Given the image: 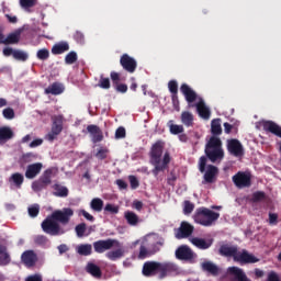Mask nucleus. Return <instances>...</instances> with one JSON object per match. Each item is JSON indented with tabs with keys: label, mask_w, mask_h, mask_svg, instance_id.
<instances>
[{
	"label": "nucleus",
	"mask_w": 281,
	"mask_h": 281,
	"mask_svg": "<svg viewBox=\"0 0 281 281\" xmlns=\"http://www.w3.org/2000/svg\"><path fill=\"white\" fill-rule=\"evenodd\" d=\"M87 271L93 278H102V270L95 263H88Z\"/></svg>",
	"instance_id": "nucleus-36"
},
{
	"label": "nucleus",
	"mask_w": 281,
	"mask_h": 281,
	"mask_svg": "<svg viewBox=\"0 0 281 281\" xmlns=\"http://www.w3.org/2000/svg\"><path fill=\"white\" fill-rule=\"evenodd\" d=\"M65 52H69V43L67 42L57 43L52 47V54L55 56L65 54Z\"/></svg>",
	"instance_id": "nucleus-29"
},
{
	"label": "nucleus",
	"mask_w": 281,
	"mask_h": 281,
	"mask_svg": "<svg viewBox=\"0 0 281 281\" xmlns=\"http://www.w3.org/2000/svg\"><path fill=\"white\" fill-rule=\"evenodd\" d=\"M194 212V203L184 201L183 214H192Z\"/></svg>",
	"instance_id": "nucleus-54"
},
{
	"label": "nucleus",
	"mask_w": 281,
	"mask_h": 281,
	"mask_svg": "<svg viewBox=\"0 0 281 281\" xmlns=\"http://www.w3.org/2000/svg\"><path fill=\"white\" fill-rule=\"evenodd\" d=\"M90 207L93 210V212H102L104 207V201L100 198H94L90 202Z\"/></svg>",
	"instance_id": "nucleus-37"
},
{
	"label": "nucleus",
	"mask_w": 281,
	"mask_h": 281,
	"mask_svg": "<svg viewBox=\"0 0 281 281\" xmlns=\"http://www.w3.org/2000/svg\"><path fill=\"white\" fill-rule=\"evenodd\" d=\"M176 258L178 260H186L187 262H190L196 258V255L190 246L181 245L176 249Z\"/></svg>",
	"instance_id": "nucleus-9"
},
{
	"label": "nucleus",
	"mask_w": 281,
	"mask_h": 281,
	"mask_svg": "<svg viewBox=\"0 0 281 281\" xmlns=\"http://www.w3.org/2000/svg\"><path fill=\"white\" fill-rule=\"evenodd\" d=\"M21 260L25 267H34L38 257H36L34 250H25L21 256Z\"/></svg>",
	"instance_id": "nucleus-20"
},
{
	"label": "nucleus",
	"mask_w": 281,
	"mask_h": 281,
	"mask_svg": "<svg viewBox=\"0 0 281 281\" xmlns=\"http://www.w3.org/2000/svg\"><path fill=\"white\" fill-rule=\"evenodd\" d=\"M217 175H218V167L214 165H209L204 173L203 183H214V181H216Z\"/></svg>",
	"instance_id": "nucleus-22"
},
{
	"label": "nucleus",
	"mask_w": 281,
	"mask_h": 281,
	"mask_svg": "<svg viewBox=\"0 0 281 281\" xmlns=\"http://www.w3.org/2000/svg\"><path fill=\"white\" fill-rule=\"evenodd\" d=\"M168 89H169L171 95L179 94V83L177 82V80H170L168 82Z\"/></svg>",
	"instance_id": "nucleus-46"
},
{
	"label": "nucleus",
	"mask_w": 281,
	"mask_h": 281,
	"mask_svg": "<svg viewBox=\"0 0 281 281\" xmlns=\"http://www.w3.org/2000/svg\"><path fill=\"white\" fill-rule=\"evenodd\" d=\"M75 232L78 236V238H82L85 236V232H87V224L81 223L75 227Z\"/></svg>",
	"instance_id": "nucleus-50"
},
{
	"label": "nucleus",
	"mask_w": 281,
	"mask_h": 281,
	"mask_svg": "<svg viewBox=\"0 0 281 281\" xmlns=\"http://www.w3.org/2000/svg\"><path fill=\"white\" fill-rule=\"evenodd\" d=\"M227 150L234 157H243L245 155V148H243V144L236 138L227 140Z\"/></svg>",
	"instance_id": "nucleus-14"
},
{
	"label": "nucleus",
	"mask_w": 281,
	"mask_h": 281,
	"mask_svg": "<svg viewBox=\"0 0 281 281\" xmlns=\"http://www.w3.org/2000/svg\"><path fill=\"white\" fill-rule=\"evenodd\" d=\"M205 166H207V157L201 156L199 160L200 172H205Z\"/></svg>",
	"instance_id": "nucleus-57"
},
{
	"label": "nucleus",
	"mask_w": 281,
	"mask_h": 281,
	"mask_svg": "<svg viewBox=\"0 0 281 281\" xmlns=\"http://www.w3.org/2000/svg\"><path fill=\"white\" fill-rule=\"evenodd\" d=\"M52 177H54V168L46 169L43 175L40 177V181L50 186Z\"/></svg>",
	"instance_id": "nucleus-38"
},
{
	"label": "nucleus",
	"mask_w": 281,
	"mask_h": 281,
	"mask_svg": "<svg viewBox=\"0 0 281 281\" xmlns=\"http://www.w3.org/2000/svg\"><path fill=\"white\" fill-rule=\"evenodd\" d=\"M117 240L109 238V239H100L93 243V249L95 254H104V251H109V249H113Z\"/></svg>",
	"instance_id": "nucleus-12"
},
{
	"label": "nucleus",
	"mask_w": 281,
	"mask_h": 281,
	"mask_svg": "<svg viewBox=\"0 0 281 281\" xmlns=\"http://www.w3.org/2000/svg\"><path fill=\"white\" fill-rule=\"evenodd\" d=\"M201 267L202 271H206V273H210L211 276H218V266L212 261H204Z\"/></svg>",
	"instance_id": "nucleus-28"
},
{
	"label": "nucleus",
	"mask_w": 281,
	"mask_h": 281,
	"mask_svg": "<svg viewBox=\"0 0 281 281\" xmlns=\"http://www.w3.org/2000/svg\"><path fill=\"white\" fill-rule=\"evenodd\" d=\"M2 115L4 120H14V109L7 108L2 111Z\"/></svg>",
	"instance_id": "nucleus-53"
},
{
	"label": "nucleus",
	"mask_w": 281,
	"mask_h": 281,
	"mask_svg": "<svg viewBox=\"0 0 281 281\" xmlns=\"http://www.w3.org/2000/svg\"><path fill=\"white\" fill-rule=\"evenodd\" d=\"M120 65L124 71H127V74H135L137 70V60H135V58L131 57L128 54H123L121 56Z\"/></svg>",
	"instance_id": "nucleus-11"
},
{
	"label": "nucleus",
	"mask_w": 281,
	"mask_h": 281,
	"mask_svg": "<svg viewBox=\"0 0 281 281\" xmlns=\"http://www.w3.org/2000/svg\"><path fill=\"white\" fill-rule=\"evenodd\" d=\"M191 234H194V227L186 221L181 222L180 227L175 232V236L178 240H182V238H190Z\"/></svg>",
	"instance_id": "nucleus-13"
},
{
	"label": "nucleus",
	"mask_w": 281,
	"mask_h": 281,
	"mask_svg": "<svg viewBox=\"0 0 281 281\" xmlns=\"http://www.w3.org/2000/svg\"><path fill=\"white\" fill-rule=\"evenodd\" d=\"M104 212H108L109 214H117L120 212V207H117L114 204H106L104 207Z\"/></svg>",
	"instance_id": "nucleus-55"
},
{
	"label": "nucleus",
	"mask_w": 281,
	"mask_h": 281,
	"mask_svg": "<svg viewBox=\"0 0 281 281\" xmlns=\"http://www.w3.org/2000/svg\"><path fill=\"white\" fill-rule=\"evenodd\" d=\"M233 183L239 189L251 188V173L238 171L235 176H233Z\"/></svg>",
	"instance_id": "nucleus-8"
},
{
	"label": "nucleus",
	"mask_w": 281,
	"mask_h": 281,
	"mask_svg": "<svg viewBox=\"0 0 281 281\" xmlns=\"http://www.w3.org/2000/svg\"><path fill=\"white\" fill-rule=\"evenodd\" d=\"M190 243L193 244L194 247H196L198 249H210L212 247V239H203L200 237H192L190 238Z\"/></svg>",
	"instance_id": "nucleus-23"
},
{
	"label": "nucleus",
	"mask_w": 281,
	"mask_h": 281,
	"mask_svg": "<svg viewBox=\"0 0 281 281\" xmlns=\"http://www.w3.org/2000/svg\"><path fill=\"white\" fill-rule=\"evenodd\" d=\"M196 110H198L200 117H202L203 120H210L212 112L210 111V108L205 106V102L200 101L196 104Z\"/></svg>",
	"instance_id": "nucleus-27"
},
{
	"label": "nucleus",
	"mask_w": 281,
	"mask_h": 281,
	"mask_svg": "<svg viewBox=\"0 0 281 281\" xmlns=\"http://www.w3.org/2000/svg\"><path fill=\"white\" fill-rule=\"evenodd\" d=\"M88 133L92 136L93 144H98L104 139V134L102 133V130L98 125H88L87 126Z\"/></svg>",
	"instance_id": "nucleus-19"
},
{
	"label": "nucleus",
	"mask_w": 281,
	"mask_h": 281,
	"mask_svg": "<svg viewBox=\"0 0 281 281\" xmlns=\"http://www.w3.org/2000/svg\"><path fill=\"white\" fill-rule=\"evenodd\" d=\"M175 181H177V173L171 171L169 177L167 178L168 186H175Z\"/></svg>",
	"instance_id": "nucleus-64"
},
{
	"label": "nucleus",
	"mask_w": 281,
	"mask_h": 281,
	"mask_svg": "<svg viewBox=\"0 0 281 281\" xmlns=\"http://www.w3.org/2000/svg\"><path fill=\"white\" fill-rule=\"evenodd\" d=\"M173 121L168 122L169 131L171 135H181L183 133L184 128L183 125H177L172 123Z\"/></svg>",
	"instance_id": "nucleus-40"
},
{
	"label": "nucleus",
	"mask_w": 281,
	"mask_h": 281,
	"mask_svg": "<svg viewBox=\"0 0 281 281\" xmlns=\"http://www.w3.org/2000/svg\"><path fill=\"white\" fill-rule=\"evenodd\" d=\"M10 139H14V131L10 126L0 127V145L7 144Z\"/></svg>",
	"instance_id": "nucleus-21"
},
{
	"label": "nucleus",
	"mask_w": 281,
	"mask_h": 281,
	"mask_svg": "<svg viewBox=\"0 0 281 281\" xmlns=\"http://www.w3.org/2000/svg\"><path fill=\"white\" fill-rule=\"evenodd\" d=\"M218 218H221V213H216L207 207L196 209L193 215L195 223L203 225V227H212Z\"/></svg>",
	"instance_id": "nucleus-5"
},
{
	"label": "nucleus",
	"mask_w": 281,
	"mask_h": 281,
	"mask_svg": "<svg viewBox=\"0 0 281 281\" xmlns=\"http://www.w3.org/2000/svg\"><path fill=\"white\" fill-rule=\"evenodd\" d=\"M221 256H225L226 258H233L235 262L239 265H256V262H260L258 257L249 254L247 250L238 251V247L222 245L220 247Z\"/></svg>",
	"instance_id": "nucleus-3"
},
{
	"label": "nucleus",
	"mask_w": 281,
	"mask_h": 281,
	"mask_svg": "<svg viewBox=\"0 0 281 281\" xmlns=\"http://www.w3.org/2000/svg\"><path fill=\"white\" fill-rule=\"evenodd\" d=\"M172 106L176 111H179V94H171Z\"/></svg>",
	"instance_id": "nucleus-63"
},
{
	"label": "nucleus",
	"mask_w": 281,
	"mask_h": 281,
	"mask_svg": "<svg viewBox=\"0 0 281 281\" xmlns=\"http://www.w3.org/2000/svg\"><path fill=\"white\" fill-rule=\"evenodd\" d=\"M164 155V142L157 140L150 148L149 151V161L151 166H154V169L151 170V173L154 177H159L160 172H164V170H167L169 164H170V154L165 153L162 162H161V156Z\"/></svg>",
	"instance_id": "nucleus-2"
},
{
	"label": "nucleus",
	"mask_w": 281,
	"mask_h": 281,
	"mask_svg": "<svg viewBox=\"0 0 281 281\" xmlns=\"http://www.w3.org/2000/svg\"><path fill=\"white\" fill-rule=\"evenodd\" d=\"M78 60V54L76 52H70L65 57L66 65H74Z\"/></svg>",
	"instance_id": "nucleus-48"
},
{
	"label": "nucleus",
	"mask_w": 281,
	"mask_h": 281,
	"mask_svg": "<svg viewBox=\"0 0 281 281\" xmlns=\"http://www.w3.org/2000/svg\"><path fill=\"white\" fill-rule=\"evenodd\" d=\"M128 179L132 190H137V188H139V180H137V177L130 176Z\"/></svg>",
	"instance_id": "nucleus-58"
},
{
	"label": "nucleus",
	"mask_w": 281,
	"mask_h": 281,
	"mask_svg": "<svg viewBox=\"0 0 281 281\" xmlns=\"http://www.w3.org/2000/svg\"><path fill=\"white\" fill-rule=\"evenodd\" d=\"M179 268L173 262H159V261H146L143 265L142 273L145 278H155L158 276L159 280H164L170 273H177Z\"/></svg>",
	"instance_id": "nucleus-1"
},
{
	"label": "nucleus",
	"mask_w": 281,
	"mask_h": 281,
	"mask_svg": "<svg viewBox=\"0 0 281 281\" xmlns=\"http://www.w3.org/2000/svg\"><path fill=\"white\" fill-rule=\"evenodd\" d=\"M50 215L57 221V223L67 225L69 221H71V216H74V210L70 207H65L63 210L54 211Z\"/></svg>",
	"instance_id": "nucleus-10"
},
{
	"label": "nucleus",
	"mask_w": 281,
	"mask_h": 281,
	"mask_svg": "<svg viewBox=\"0 0 281 281\" xmlns=\"http://www.w3.org/2000/svg\"><path fill=\"white\" fill-rule=\"evenodd\" d=\"M211 133H212L213 137H218V135H223V127L221 126V119L212 120Z\"/></svg>",
	"instance_id": "nucleus-31"
},
{
	"label": "nucleus",
	"mask_w": 281,
	"mask_h": 281,
	"mask_svg": "<svg viewBox=\"0 0 281 281\" xmlns=\"http://www.w3.org/2000/svg\"><path fill=\"white\" fill-rule=\"evenodd\" d=\"M124 216L128 225H132L133 227L139 223V216H137V214H135L133 211L125 212Z\"/></svg>",
	"instance_id": "nucleus-35"
},
{
	"label": "nucleus",
	"mask_w": 281,
	"mask_h": 281,
	"mask_svg": "<svg viewBox=\"0 0 281 281\" xmlns=\"http://www.w3.org/2000/svg\"><path fill=\"white\" fill-rule=\"evenodd\" d=\"M98 87H100V89H111V79H109V77H104V75H101Z\"/></svg>",
	"instance_id": "nucleus-43"
},
{
	"label": "nucleus",
	"mask_w": 281,
	"mask_h": 281,
	"mask_svg": "<svg viewBox=\"0 0 281 281\" xmlns=\"http://www.w3.org/2000/svg\"><path fill=\"white\" fill-rule=\"evenodd\" d=\"M64 92L65 86H63V83L60 82H54L44 90V93L46 95H60V93Z\"/></svg>",
	"instance_id": "nucleus-24"
},
{
	"label": "nucleus",
	"mask_w": 281,
	"mask_h": 281,
	"mask_svg": "<svg viewBox=\"0 0 281 281\" xmlns=\"http://www.w3.org/2000/svg\"><path fill=\"white\" fill-rule=\"evenodd\" d=\"M227 274L232 281H251V279L247 277V273H245V270L236 266L229 267L227 269Z\"/></svg>",
	"instance_id": "nucleus-15"
},
{
	"label": "nucleus",
	"mask_w": 281,
	"mask_h": 281,
	"mask_svg": "<svg viewBox=\"0 0 281 281\" xmlns=\"http://www.w3.org/2000/svg\"><path fill=\"white\" fill-rule=\"evenodd\" d=\"M92 251L93 247L91 244H81L77 248V254H79V256H91Z\"/></svg>",
	"instance_id": "nucleus-33"
},
{
	"label": "nucleus",
	"mask_w": 281,
	"mask_h": 281,
	"mask_svg": "<svg viewBox=\"0 0 281 281\" xmlns=\"http://www.w3.org/2000/svg\"><path fill=\"white\" fill-rule=\"evenodd\" d=\"M261 126L266 133H271L281 139V126L278 123L273 121H261Z\"/></svg>",
	"instance_id": "nucleus-16"
},
{
	"label": "nucleus",
	"mask_w": 281,
	"mask_h": 281,
	"mask_svg": "<svg viewBox=\"0 0 281 281\" xmlns=\"http://www.w3.org/2000/svg\"><path fill=\"white\" fill-rule=\"evenodd\" d=\"M36 56L38 60H47L49 58V49L47 48L38 49L36 53Z\"/></svg>",
	"instance_id": "nucleus-49"
},
{
	"label": "nucleus",
	"mask_w": 281,
	"mask_h": 281,
	"mask_svg": "<svg viewBox=\"0 0 281 281\" xmlns=\"http://www.w3.org/2000/svg\"><path fill=\"white\" fill-rule=\"evenodd\" d=\"M148 256H153V252L148 251V248H146V246L142 245L139 247L138 258L140 260H144V258H148Z\"/></svg>",
	"instance_id": "nucleus-51"
},
{
	"label": "nucleus",
	"mask_w": 281,
	"mask_h": 281,
	"mask_svg": "<svg viewBox=\"0 0 281 281\" xmlns=\"http://www.w3.org/2000/svg\"><path fill=\"white\" fill-rule=\"evenodd\" d=\"M25 181V178L23 177V173L15 172L9 178V183H13L15 188L21 189V186H23V182Z\"/></svg>",
	"instance_id": "nucleus-32"
},
{
	"label": "nucleus",
	"mask_w": 281,
	"mask_h": 281,
	"mask_svg": "<svg viewBox=\"0 0 281 281\" xmlns=\"http://www.w3.org/2000/svg\"><path fill=\"white\" fill-rule=\"evenodd\" d=\"M180 91L182 95H184L186 101L189 104H192V102H196V92L188 86V83H182L180 87Z\"/></svg>",
	"instance_id": "nucleus-18"
},
{
	"label": "nucleus",
	"mask_w": 281,
	"mask_h": 281,
	"mask_svg": "<svg viewBox=\"0 0 281 281\" xmlns=\"http://www.w3.org/2000/svg\"><path fill=\"white\" fill-rule=\"evenodd\" d=\"M114 89L117 93H126V91H128V86L126 83H116Z\"/></svg>",
	"instance_id": "nucleus-59"
},
{
	"label": "nucleus",
	"mask_w": 281,
	"mask_h": 281,
	"mask_svg": "<svg viewBox=\"0 0 281 281\" xmlns=\"http://www.w3.org/2000/svg\"><path fill=\"white\" fill-rule=\"evenodd\" d=\"M74 38L77 43H85V34H82V32L80 31H77L75 34H74Z\"/></svg>",
	"instance_id": "nucleus-62"
},
{
	"label": "nucleus",
	"mask_w": 281,
	"mask_h": 281,
	"mask_svg": "<svg viewBox=\"0 0 281 281\" xmlns=\"http://www.w3.org/2000/svg\"><path fill=\"white\" fill-rule=\"evenodd\" d=\"M13 58L14 60H21L22 63H25V60H27L29 55L27 53L23 52V50H14L13 53Z\"/></svg>",
	"instance_id": "nucleus-44"
},
{
	"label": "nucleus",
	"mask_w": 281,
	"mask_h": 281,
	"mask_svg": "<svg viewBox=\"0 0 281 281\" xmlns=\"http://www.w3.org/2000/svg\"><path fill=\"white\" fill-rule=\"evenodd\" d=\"M38 3V0H20V5L26 12H30L31 8H34Z\"/></svg>",
	"instance_id": "nucleus-42"
},
{
	"label": "nucleus",
	"mask_w": 281,
	"mask_h": 281,
	"mask_svg": "<svg viewBox=\"0 0 281 281\" xmlns=\"http://www.w3.org/2000/svg\"><path fill=\"white\" fill-rule=\"evenodd\" d=\"M12 262L8 247L0 244V267H8Z\"/></svg>",
	"instance_id": "nucleus-26"
},
{
	"label": "nucleus",
	"mask_w": 281,
	"mask_h": 281,
	"mask_svg": "<svg viewBox=\"0 0 281 281\" xmlns=\"http://www.w3.org/2000/svg\"><path fill=\"white\" fill-rule=\"evenodd\" d=\"M41 227L45 234H49V236H63L65 234V229L60 227V223H58L53 215H48L41 224Z\"/></svg>",
	"instance_id": "nucleus-6"
},
{
	"label": "nucleus",
	"mask_w": 281,
	"mask_h": 281,
	"mask_svg": "<svg viewBox=\"0 0 281 281\" xmlns=\"http://www.w3.org/2000/svg\"><path fill=\"white\" fill-rule=\"evenodd\" d=\"M181 122L184 126H193L194 124V115L189 111H184L181 113Z\"/></svg>",
	"instance_id": "nucleus-34"
},
{
	"label": "nucleus",
	"mask_w": 281,
	"mask_h": 281,
	"mask_svg": "<svg viewBox=\"0 0 281 281\" xmlns=\"http://www.w3.org/2000/svg\"><path fill=\"white\" fill-rule=\"evenodd\" d=\"M43 170V162H34L26 167L25 178L26 179H36L41 171Z\"/></svg>",
	"instance_id": "nucleus-17"
},
{
	"label": "nucleus",
	"mask_w": 281,
	"mask_h": 281,
	"mask_svg": "<svg viewBox=\"0 0 281 281\" xmlns=\"http://www.w3.org/2000/svg\"><path fill=\"white\" fill-rule=\"evenodd\" d=\"M124 137H126V128L120 126L115 131V139H124Z\"/></svg>",
	"instance_id": "nucleus-56"
},
{
	"label": "nucleus",
	"mask_w": 281,
	"mask_h": 281,
	"mask_svg": "<svg viewBox=\"0 0 281 281\" xmlns=\"http://www.w3.org/2000/svg\"><path fill=\"white\" fill-rule=\"evenodd\" d=\"M27 212H29V216H31V218H36V216H38V214L41 212V206L38 204H33V205L29 206Z\"/></svg>",
	"instance_id": "nucleus-45"
},
{
	"label": "nucleus",
	"mask_w": 281,
	"mask_h": 281,
	"mask_svg": "<svg viewBox=\"0 0 281 281\" xmlns=\"http://www.w3.org/2000/svg\"><path fill=\"white\" fill-rule=\"evenodd\" d=\"M47 186L45 182H42V180H40V178L37 180H35L32 183V190L34 192H43V190H47Z\"/></svg>",
	"instance_id": "nucleus-41"
},
{
	"label": "nucleus",
	"mask_w": 281,
	"mask_h": 281,
	"mask_svg": "<svg viewBox=\"0 0 281 281\" xmlns=\"http://www.w3.org/2000/svg\"><path fill=\"white\" fill-rule=\"evenodd\" d=\"M110 78L112 80L113 87H115L116 85H120V82H122V77L120 76V72L111 71Z\"/></svg>",
	"instance_id": "nucleus-52"
},
{
	"label": "nucleus",
	"mask_w": 281,
	"mask_h": 281,
	"mask_svg": "<svg viewBox=\"0 0 281 281\" xmlns=\"http://www.w3.org/2000/svg\"><path fill=\"white\" fill-rule=\"evenodd\" d=\"M52 127L50 132L46 134L45 139L47 142H54L63 133V126L65 124V117L63 115L52 116Z\"/></svg>",
	"instance_id": "nucleus-7"
},
{
	"label": "nucleus",
	"mask_w": 281,
	"mask_h": 281,
	"mask_svg": "<svg viewBox=\"0 0 281 281\" xmlns=\"http://www.w3.org/2000/svg\"><path fill=\"white\" fill-rule=\"evenodd\" d=\"M267 199V193L263 191H256L252 193L254 203H260V201H265Z\"/></svg>",
	"instance_id": "nucleus-47"
},
{
	"label": "nucleus",
	"mask_w": 281,
	"mask_h": 281,
	"mask_svg": "<svg viewBox=\"0 0 281 281\" xmlns=\"http://www.w3.org/2000/svg\"><path fill=\"white\" fill-rule=\"evenodd\" d=\"M21 34H23V29H18L10 33L4 40V45H19L21 41Z\"/></svg>",
	"instance_id": "nucleus-25"
},
{
	"label": "nucleus",
	"mask_w": 281,
	"mask_h": 281,
	"mask_svg": "<svg viewBox=\"0 0 281 281\" xmlns=\"http://www.w3.org/2000/svg\"><path fill=\"white\" fill-rule=\"evenodd\" d=\"M53 189L55 190L53 192L54 196H59L60 199L69 196V189L67 187L56 183L53 186Z\"/></svg>",
	"instance_id": "nucleus-30"
},
{
	"label": "nucleus",
	"mask_w": 281,
	"mask_h": 281,
	"mask_svg": "<svg viewBox=\"0 0 281 281\" xmlns=\"http://www.w3.org/2000/svg\"><path fill=\"white\" fill-rule=\"evenodd\" d=\"M204 153L212 164L223 160L225 157V150H223V140H221L218 136H211L205 144Z\"/></svg>",
	"instance_id": "nucleus-4"
},
{
	"label": "nucleus",
	"mask_w": 281,
	"mask_h": 281,
	"mask_svg": "<svg viewBox=\"0 0 281 281\" xmlns=\"http://www.w3.org/2000/svg\"><path fill=\"white\" fill-rule=\"evenodd\" d=\"M109 153V149H104V148H101L97 151L95 154V158L97 159H101V160H104L106 159V154Z\"/></svg>",
	"instance_id": "nucleus-61"
},
{
	"label": "nucleus",
	"mask_w": 281,
	"mask_h": 281,
	"mask_svg": "<svg viewBox=\"0 0 281 281\" xmlns=\"http://www.w3.org/2000/svg\"><path fill=\"white\" fill-rule=\"evenodd\" d=\"M34 243L36 245H46L47 244V237L45 235H37L34 238Z\"/></svg>",
	"instance_id": "nucleus-60"
},
{
	"label": "nucleus",
	"mask_w": 281,
	"mask_h": 281,
	"mask_svg": "<svg viewBox=\"0 0 281 281\" xmlns=\"http://www.w3.org/2000/svg\"><path fill=\"white\" fill-rule=\"evenodd\" d=\"M105 256L109 260H112V261L120 260V258L124 256V250L123 249L112 250L106 252Z\"/></svg>",
	"instance_id": "nucleus-39"
}]
</instances>
